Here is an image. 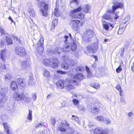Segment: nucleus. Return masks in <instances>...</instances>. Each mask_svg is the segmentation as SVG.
<instances>
[{
	"mask_svg": "<svg viewBox=\"0 0 134 134\" xmlns=\"http://www.w3.org/2000/svg\"><path fill=\"white\" fill-rule=\"evenodd\" d=\"M90 8L89 5H83L82 8L80 7L76 9L71 10L69 13V17L72 19H83L84 18V14L82 13H78V12H80L82 10L83 12L87 13H88V11Z\"/></svg>",
	"mask_w": 134,
	"mask_h": 134,
	"instance_id": "1",
	"label": "nucleus"
},
{
	"mask_svg": "<svg viewBox=\"0 0 134 134\" xmlns=\"http://www.w3.org/2000/svg\"><path fill=\"white\" fill-rule=\"evenodd\" d=\"M43 63L46 66H51L52 68H57L58 65V61L55 58H51L50 59L45 58L43 60Z\"/></svg>",
	"mask_w": 134,
	"mask_h": 134,
	"instance_id": "2",
	"label": "nucleus"
},
{
	"mask_svg": "<svg viewBox=\"0 0 134 134\" xmlns=\"http://www.w3.org/2000/svg\"><path fill=\"white\" fill-rule=\"evenodd\" d=\"M7 91V87H3L1 89L0 92V108L2 107L4 104V102L7 99L5 95L6 92Z\"/></svg>",
	"mask_w": 134,
	"mask_h": 134,
	"instance_id": "3",
	"label": "nucleus"
},
{
	"mask_svg": "<svg viewBox=\"0 0 134 134\" xmlns=\"http://www.w3.org/2000/svg\"><path fill=\"white\" fill-rule=\"evenodd\" d=\"M94 35V33L93 31L91 30H88L86 31L83 35V40L87 42H90Z\"/></svg>",
	"mask_w": 134,
	"mask_h": 134,
	"instance_id": "4",
	"label": "nucleus"
},
{
	"mask_svg": "<svg viewBox=\"0 0 134 134\" xmlns=\"http://www.w3.org/2000/svg\"><path fill=\"white\" fill-rule=\"evenodd\" d=\"M71 23L73 29L76 31L78 30L79 27L82 26L83 24L82 20L77 19L72 20Z\"/></svg>",
	"mask_w": 134,
	"mask_h": 134,
	"instance_id": "5",
	"label": "nucleus"
},
{
	"mask_svg": "<svg viewBox=\"0 0 134 134\" xmlns=\"http://www.w3.org/2000/svg\"><path fill=\"white\" fill-rule=\"evenodd\" d=\"M38 4L41 7L43 8L40 9L43 15L46 16L48 15L47 12L48 10V5L42 2H39Z\"/></svg>",
	"mask_w": 134,
	"mask_h": 134,
	"instance_id": "6",
	"label": "nucleus"
},
{
	"mask_svg": "<svg viewBox=\"0 0 134 134\" xmlns=\"http://www.w3.org/2000/svg\"><path fill=\"white\" fill-rule=\"evenodd\" d=\"M24 97V94L23 93L14 92L13 94V99L15 101H21L23 99Z\"/></svg>",
	"mask_w": 134,
	"mask_h": 134,
	"instance_id": "7",
	"label": "nucleus"
},
{
	"mask_svg": "<svg viewBox=\"0 0 134 134\" xmlns=\"http://www.w3.org/2000/svg\"><path fill=\"white\" fill-rule=\"evenodd\" d=\"M91 132H93L94 134H108V130L106 129L102 130L100 128L97 127L94 130H91Z\"/></svg>",
	"mask_w": 134,
	"mask_h": 134,
	"instance_id": "8",
	"label": "nucleus"
},
{
	"mask_svg": "<svg viewBox=\"0 0 134 134\" xmlns=\"http://www.w3.org/2000/svg\"><path fill=\"white\" fill-rule=\"evenodd\" d=\"M30 64L29 63L24 61L20 62L19 65V68L20 70L26 69L29 67Z\"/></svg>",
	"mask_w": 134,
	"mask_h": 134,
	"instance_id": "9",
	"label": "nucleus"
},
{
	"mask_svg": "<svg viewBox=\"0 0 134 134\" xmlns=\"http://www.w3.org/2000/svg\"><path fill=\"white\" fill-rule=\"evenodd\" d=\"M16 53L21 56H24L26 54L25 49L21 47H18L15 49Z\"/></svg>",
	"mask_w": 134,
	"mask_h": 134,
	"instance_id": "10",
	"label": "nucleus"
},
{
	"mask_svg": "<svg viewBox=\"0 0 134 134\" xmlns=\"http://www.w3.org/2000/svg\"><path fill=\"white\" fill-rule=\"evenodd\" d=\"M43 38L42 37H41L38 44V47H37L36 49L37 50L40 54H41L42 53V52L43 50V46H42L43 43Z\"/></svg>",
	"mask_w": 134,
	"mask_h": 134,
	"instance_id": "11",
	"label": "nucleus"
},
{
	"mask_svg": "<svg viewBox=\"0 0 134 134\" xmlns=\"http://www.w3.org/2000/svg\"><path fill=\"white\" fill-rule=\"evenodd\" d=\"M98 48L97 45L96 43H94L91 46H88L87 47V51L89 53H93L95 50Z\"/></svg>",
	"mask_w": 134,
	"mask_h": 134,
	"instance_id": "12",
	"label": "nucleus"
},
{
	"mask_svg": "<svg viewBox=\"0 0 134 134\" xmlns=\"http://www.w3.org/2000/svg\"><path fill=\"white\" fill-rule=\"evenodd\" d=\"M80 97H81V96L79 95H77L75 94H74L72 96L73 98L76 97L78 99L74 98L72 100V102L74 105L77 107L79 105L80 99H79V98Z\"/></svg>",
	"mask_w": 134,
	"mask_h": 134,
	"instance_id": "13",
	"label": "nucleus"
},
{
	"mask_svg": "<svg viewBox=\"0 0 134 134\" xmlns=\"http://www.w3.org/2000/svg\"><path fill=\"white\" fill-rule=\"evenodd\" d=\"M68 82L69 84L67 85L65 87L66 89L68 91H70L71 89H72L74 88L73 86L72 85L69 84L70 83H75V85H76L78 84L76 82V81L75 80H69Z\"/></svg>",
	"mask_w": 134,
	"mask_h": 134,
	"instance_id": "14",
	"label": "nucleus"
},
{
	"mask_svg": "<svg viewBox=\"0 0 134 134\" xmlns=\"http://www.w3.org/2000/svg\"><path fill=\"white\" fill-rule=\"evenodd\" d=\"M66 82L64 80H59L56 83L57 87L61 89H63L66 84Z\"/></svg>",
	"mask_w": 134,
	"mask_h": 134,
	"instance_id": "15",
	"label": "nucleus"
},
{
	"mask_svg": "<svg viewBox=\"0 0 134 134\" xmlns=\"http://www.w3.org/2000/svg\"><path fill=\"white\" fill-rule=\"evenodd\" d=\"M124 6V5L121 2H115L114 4V5L112 6V7H113L114 11H116L117 9L120 8H122Z\"/></svg>",
	"mask_w": 134,
	"mask_h": 134,
	"instance_id": "16",
	"label": "nucleus"
},
{
	"mask_svg": "<svg viewBox=\"0 0 134 134\" xmlns=\"http://www.w3.org/2000/svg\"><path fill=\"white\" fill-rule=\"evenodd\" d=\"M66 125L64 123H62L58 126V130L61 132H65L66 130Z\"/></svg>",
	"mask_w": 134,
	"mask_h": 134,
	"instance_id": "17",
	"label": "nucleus"
},
{
	"mask_svg": "<svg viewBox=\"0 0 134 134\" xmlns=\"http://www.w3.org/2000/svg\"><path fill=\"white\" fill-rule=\"evenodd\" d=\"M79 0H71L70 1V5L72 8L79 4Z\"/></svg>",
	"mask_w": 134,
	"mask_h": 134,
	"instance_id": "18",
	"label": "nucleus"
},
{
	"mask_svg": "<svg viewBox=\"0 0 134 134\" xmlns=\"http://www.w3.org/2000/svg\"><path fill=\"white\" fill-rule=\"evenodd\" d=\"M4 129L8 134H12V132L10 131L9 129H10V127L6 123H4L3 124Z\"/></svg>",
	"mask_w": 134,
	"mask_h": 134,
	"instance_id": "19",
	"label": "nucleus"
},
{
	"mask_svg": "<svg viewBox=\"0 0 134 134\" xmlns=\"http://www.w3.org/2000/svg\"><path fill=\"white\" fill-rule=\"evenodd\" d=\"M71 44L68 42L65 44L64 47L63 48V51L64 52H68L70 49Z\"/></svg>",
	"mask_w": 134,
	"mask_h": 134,
	"instance_id": "20",
	"label": "nucleus"
},
{
	"mask_svg": "<svg viewBox=\"0 0 134 134\" xmlns=\"http://www.w3.org/2000/svg\"><path fill=\"white\" fill-rule=\"evenodd\" d=\"M6 57V54L5 51V50L2 51L0 54V57L3 62H5V59Z\"/></svg>",
	"mask_w": 134,
	"mask_h": 134,
	"instance_id": "21",
	"label": "nucleus"
},
{
	"mask_svg": "<svg viewBox=\"0 0 134 134\" xmlns=\"http://www.w3.org/2000/svg\"><path fill=\"white\" fill-rule=\"evenodd\" d=\"M102 17L103 19L108 20L112 22L113 21V18L109 14H104L102 16Z\"/></svg>",
	"mask_w": 134,
	"mask_h": 134,
	"instance_id": "22",
	"label": "nucleus"
},
{
	"mask_svg": "<svg viewBox=\"0 0 134 134\" xmlns=\"http://www.w3.org/2000/svg\"><path fill=\"white\" fill-rule=\"evenodd\" d=\"M10 87L12 90L15 91L17 89L18 85L17 83L15 81H13L11 83Z\"/></svg>",
	"mask_w": 134,
	"mask_h": 134,
	"instance_id": "23",
	"label": "nucleus"
},
{
	"mask_svg": "<svg viewBox=\"0 0 134 134\" xmlns=\"http://www.w3.org/2000/svg\"><path fill=\"white\" fill-rule=\"evenodd\" d=\"M17 82L19 85H20L22 87H24L26 83L25 81L21 78H18L17 79Z\"/></svg>",
	"mask_w": 134,
	"mask_h": 134,
	"instance_id": "24",
	"label": "nucleus"
},
{
	"mask_svg": "<svg viewBox=\"0 0 134 134\" xmlns=\"http://www.w3.org/2000/svg\"><path fill=\"white\" fill-rule=\"evenodd\" d=\"M73 78L77 80H81L84 78V76L81 74H77L76 75H74Z\"/></svg>",
	"mask_w": 134,
	"mask_h": 134,
	"instance_id": "25",
	"label": "nucleus"
},
{
	"mask_svg": "<svg viewBox=\"0 0 134 134\" xmlns=\"http://www.w3.org/2000/svg\"><path fill=\"white\" fill-rule=\"evenodd\" d=\"M28 12L29 13L30 16L32 17H35V12L33 9L31 8H29L28 10Z\"/></svg>",
	"mask_w": 134,
	"mask_h": 134,
	"instance_id": "26",
	"label": "nucleus"
},
{
	"mask_svg": "<svg viewBox=\"0 0 134 134\" xmlns=\"http://www.w3.org/2000/svg\"><path fill=\"white\" fill-rule=\"evenodd\" d=\"M43 74V76L44 77H47L51 76V75L49 71L46 69L44 70Z\"/></svg>",
	"mask_w": 134,
	"mask_h": 134,
	"instance_id": "27",
	"label": "nucleus"
},
{
	"mask_svg": "<svg viewBox=\"0 0 134 134\" xmlns=\"http://www.w3.org/2000/svg\"><path fill=\"white\" fill-rule=\"evenodd\" d=\"M63 59L68 62L69 64H73L74 62L71 59H69L67 57H63Z\"/></svg>",
	"mask_w": 134,
	"mask_h": 134,
	"instance_id": "28",
	"label": "nucleus"
},
{
	"mask_svg": "<svg viewBox=\"0 0 134 134\" xmlns=\"http://www.w3.org/2000/svg\"><path fill=\"white\" fill-rule=\"evenodd\" d=\"M61 67L64 70H66L69 68V66L66 62H64L62 64Z\"/></svg>",
	"mask_w": 134,
	"mask_h": 134,
	"instance_id": "29",
	"label": "nucleus"
},
{
	"mask_svg": "<svg viewBox=\"0 0 134 134\" xmlns=\"http://www.w3.org/2000/svg\"><path fill=\"white\" fill-rule=\"evenodd\" d=\"M86 70L87 73V76L88 78H90L91 77L92 74L91 71L90 70V69L87 66H86Z\"/></svg>",
	"mask_w": 134,
	"mask_h": 134,
	"instance_id": "30",
	"label": "nucleus"
},
{
	"mask_svg": "<svg viewBox=\"0 0 134 134\" xmlns=\"http://www.w3.org/2000/svg\"><path fill=\"white\" fill-rule=\"evenodd\" d=\"M32 111L31 110H29V113L27 116V119L31 121L32 120Z\"/></svg>",
	"mask_w": 134,
	"mask_h": 134,
	"instance_id": "31",
	"label": "nucleus"
},
{
	"mask_svg": "<svg viewBox=\"0 0 134 134\" xmlns=\"http://www.w3.org/2000/svg\"><path fill=\"white\" fill-rule=\"evenodd\" d=\"M78 110L82 112H84L85 111V108L83 105H81L77 107Z\"/></svg>",
	"mask_w": 134,
	"mask_h": 134,
	"instance_id": "32",
	"label": "nucleus"
},
{
	"mask_svg": "<svg viewBox=\"0 0 134 134\" xmlns=\"http://www.w3.org/2000/svg\"><path fill=\"white\" fill-rule=\"evenodd\" d=\"M59 9L57 8H55L54 10V15L55 16L58 17L60 16V13L59 12Z\"/></svg>",
	"mask_w": 134,
	"mask_h": 134,
	"instance_id": "33",
	"label": "nucleus"
},
{
	"mask_svg": "<svg viewBox=\"0 0 134 134\" xmlns=\"http://www.w3.org/2000/svg\"><path fill=\"white\" fill-rule=\"evenodd\" d=\"M95 119L98 121H101L103 122H104L105 121L104 118L102 116H98L95 117Z\"/></svg>",
	"mask_w": 134,
	"mask_h": 134,
	"instance_id": "34",
	"label": "nucleus"
},
{
	"mask_svg": "<svg viewBox=\"0 0 134 134\" xmlns=\"http://www.w3.org/2000/svg\"><path fill=\"white\" fill-rule=\"evenodd\" d=\"M72 120H75L78 124H80V122L79 121L78 118L76 116L74 115L72 116Z\"/></svg>",
	"mask_w": 134,
	"mask_h": 134,
	"instance_id": "35",
	"label": "nucleus"
},
{
	"mask_svg": "<svg viewBox=\"0 0 134 134\" xmlns=\"http://www.w3.org/2000/svg\"><path fill=\"white\" fill-rule=\"evenodd\" d=\"M77 48L76 43L75 42H73L72 44L71 50L72 51H75Z\"/></svg>",
	"mask_w": 134,
	"mask_h": 134,
	"instance_id": "36",
	"label": "nucleus"
},
{
	"mask_svg": "<svg viewBox=\"0 0 134 134\" xmlns=\"http://www.w3.org/2000/svg\"><path fill=\"white\" fill-rule=\"evenodd\" d=\"M70 38L68 36H64V37L63 38V39L64 40V42L65 43H66L67 41H68L69 40H70V39H71V35L70 34H69Z\"/></svg>",
	"mask_w": 134,
	"mask_h": 134,
	"instance_id": "37",
	"label": "nucleus"
},
{
	"mask_svg": "<svg viewBox=\"0 0 134 134\" xmlns=\"http://www.w3.org/2000/svg\"><path fill=\"white\" fill-rule=\"evenodd\" d=\"M23 99L27 102H29L31 100V99L30 97L28 96H25L24 95V97Z\"/></svg>",
	"mask_w": 134,
	"mask_h": 134,
	"instance_id": "38",
	"label": "nucleus"
},
{
	"mask_svg": "<svg viewBox=\"0 0 134 134\" xmlns=\"http://www.w3.org/2000/svg\"><path fill=\"white\" fill-rule=\"evenodd\" d=\"M92 85L91 86L96 89L98 90L99 88L100 85L98 83H95L94 84Z\"/></svg>",
	"mask_w": 134,
	"mask_h": 134,
	"instance_id": "39",
	"label": "nucleus"
},
{
	"mask_svg": "<svg viewBox=\"0 0 134 134\" xmlns=\"http://www.w3.org/2000/svg\"><path fill=\"white\" fill-rule=\"evenodd\" d=\"M6 40L7 43L9 44H10L12 43V39L9 37H6Z\"/></svg>",
	"mask_w": 134,
	"mask_h": 134,
	"instance_id": "40",
	"label": "nucleus"
},
{
	"mask_svg": "<svg viewBox=\"0 0 134 134\" xmlns=\"http://www.w3.org/2000/svg\"><path fill=\"white\" fill-rule=\"evenodd\" d=\"M99 111V108L94 107L91 110V112L94 113H96L98 112Z\"/></svg>",
	"mask_w": 134,
	"mask_h": 134,
	"instance_id": "41",
	"label": "nucleus"
},
{
	"mask_svg": "<svg viewBox=\"0 0 134 134\" xmlns=\"http://www.w3.org/2000/svg\"><path fill=\"white\" fill-rule=\"evenodd\" d=\"M53 95L52 93H51L47 94L46 97V98L47 99H49L52 98L53 97Z\"/></svg>",
	"mask_w": 134,
	"mask_h": 134,
	"instance_id": "42",
	"label": "nucleus"
},
{
	"mask_svg": "<svg viewBox=\"0 0 134 134\" xmlns=\"http://www.w3.org/2000/svg\"><path fill=\"white\" fill-rule=\"evenodd\" d=\"M124 30V28H123L122 27H120L118 32V34H122Z\"/></svg>",
	"mask_w": 134,
	"mask_h": 134,
	"instance_id": "43",
	"label": "nucleus"
},
{
	"mask_svg": "<svg viewBox=\"0 0 134 134\" xmlns=\"http://www.w3.org/2000/svg\"><path fill=\"white\" fill-rule=\"evenodd\" d=\"M112 10L109 9H107L106 11V12L108 13H113V14L115 13V11H114L113 7H112Z\"/></svg>",
	"mask_w": 134,
	"mask_h": 134,
	"instance_id": "44",
	"label": "nucleus"
},
{
	"mask_svg": "<svg viewBox=\"0 0 134 134\" xmlns=\"http://www.w3.org/2000/svg\"><path fill=\"white\" fill-rule=\"evenodd\" d=\"M58 23V21L56 19H54L53 21L52 25V28H53L55 25H56Z\"/></svg>",
	"mask_w": 134,
	"mask_h": 134,
	"instance_id": "45",
	"label": "nucleus"
},
{
	"mask_svg": "<svg viewBox=\"0 0 134 134\" xmlns=\"http://www.w3.org/2000/svg\"><path fill=\"white\" fill-rule=\"evenodd\" d=\"M12 77V75L9 74H6L5 76V79L6 80H10Z\"/></svg>",
	"mask_w": 134,
	"mask_h": 134,
	"instance_id": "46",
	"label": "nucleus"
},
{
	"mask_svg": "<svg viewBox=\"0 0 134 134\" xmlns=\"http://www.w3.org/2000/svg\"><path fill=\"white\" fill-rule=\"evenodd\" d=\"M67 132L68 133H72L74 132V130L72 128H69V129H68L67 130Z\"/></svg>",
	"mask_w": 134,
	"mask_h": 134,
	"instance_id": "47",
	"label": "nucleus"
},
{
	"mask_svg": "<svg viewBox=\"0 0 134 134\" xmlns=\"http://www.w3.org/2000/svg\"><path fill=\"white\" fill-rule=\"evenodd\" d=\"M103 26L104 28L106 30H108L109 28V26L108 24H103Z\"/></svg>",
	"mask_w": 134,
	"mask_h": 134,
	"instance_id": "48",
	"label": "nucleus"
},
{
	"mask_svg": "<svg viewBox=\"0 0 134 134\" xmlns=\"http://www.w3.org/2000/svg\"><path fill=\"white\" fill-rule=\"evenodd\" d=\"M105 121L107 124H109L111 122V121L110 119L108 118H104Z\"/></svg>",
	"mask_w": 134,
	"mask_h": 134,
	"instance_id": "49",
	"label": "nucleus"
},
{
	"mask_svg": "<svg viewBox=\"0 0 134 134\" xmlns=\"http://www.w3.org/2000/svg\"><path fill=\"white\" fill-rule=\"evenodd\" d=\"M57 73L61 74H66L67 72L66 71H62L60 70H57Z\"/></svg>",
	"mask_w": 134,
	"mask_h": 134,
	"instance_id": "50",
	"label": "nucleus"
},
{
	"mask_svg": "<svg viewBox=\"0 0 134 134\" xmlns=\"http://www.w3.org/2000/svg\"><path fill=\"white\" fill-rule=\"evenodd\" d=\"M32 98L34 101L36 100L37 98V96L36 94L34 93H32Z\"/></svg>",
	"mask_w": 134,
	"mask_h": 134,
	"instance_id": "51",
	"label": "nucleus"
},
{
	"mask_svg": "<svg viewBox=\"0 0 134 134\" xmlns=\"http://www.w3.org/2000/svg\"><path fill=\"white\" fill-rule=\"evenodd\" d=\"M122 70V68L121 65H120L118 68L116 70V71L118 73H120Z\"/></svg>",
	"mask_w": 134,
	"mask_h": 134,
	"instance_id": "52",
	"label": "nucleus"
},
{
	"mask_svg": "<svg viewBox=\"0 0 134 134\" xmlns=\"http://www.w3.org/2000/svg\"><path fill=\"white\" fill-rule=\"evenodd\" d=\"M43 125V124L41 123H38L35 126V127L36 128H38L42 127Z\"/></svg>",
	"mask_w": 134,
	"mask_h": 134,
	"instance_id": "53",
	"label": "nucleus"
},
{
	"mask_svg": "<svg viewBox=\"0 0 134 134\" xmlns=\"http://www.w3.org/2000/svg\"><path fill=\"white\" fill-rule=\"evenodd\" d=\"M83 69V67L82 66L78 67L76 69V70L78 71H81Z\"/></svg>",
	"mask_w": 134,
	"mask_h": 134,
	"instance_id": "54",
	"label": "nucleus"
},
{
	"mask_svg": "<svg viewBox=\"0 0 134 134\" xmlns=\"http://www.w3.org/2000/svg\"><path fill=\"white\" fill-rule=\"evenodd\" d=\"M56 50H57V52L58 54H59L62 51V49L59 47L57 48Z\"/></svg>",
	"mask_w": 134,
	"mask_h": 134,
	"instance_id": "55",
	"label": "nucleus"
},
{
	"mask_svg": "<svg viewBox=\"0 0 134 134\" xmlns=\"http://www.w3.org/2000/svg\"><path fill=\"white\" fill-rule=\"evenodd\" d=\"M3 69L4 70H5L6 69V66L5 65H4L2 66V68H0V72H1L3 70Z\"/></svg>",
	"mask_w": 134,
	"mask_h": 134,
	"instance_id": "56",
	"label": "nucleus"
},
{
	"mask_svg": "<svg viewBox=\"0 0 134 134\" xmlns=\"http://www.w3.org/2000/svg\"><path fill=\"white\" fill-rule=\"evenodd\" d=\"M118 13L116 12L115 14V16L114 17L115 20L117 19L119 17V15L118 14Z\"/></svg>",
	"mask_w": 134,
	"mask_h": 134,
	"instance_id": "57",
	"label": "nucleus"
},
{
	"mask_svg": "<svg viewBox=\"0 0 134 134\" xmlns=\"http://www.w3.org/2000/svg\"><path fill=\"white\" fill-rule=\"evenodd\" d=\"M14 40L18 41L19 43H20V40L19 38H18L16 36H14Z\"/></svg>",
	"mask_w": 134,
	"mask_h": 134,
	"instance_id": "58",
	"label": "nucleus"
},
{
	"mask_svg": "<svg viewBox=\"0 0 134 134\" xmlns=\"http://www.w3.org/2000/svg\"><path fill=\"white\" fill-rule=\"evenodd\" d=\"M120 101L121 102H125V100L123 97H121L120 98Z\"/></svg>",
	"mask_w": 134,
	"mask_h": 134,
	"instance_id": "59",
	"label": "nucleus"
},
{
	"mask_svg": "<svg viewBox=\"0 0 134 134\" xmlns=\"http://www.w3.org/2000/svg\"><path fill=\"white\" fill-rule=\"evenodd\" d=\"M116 88L119 91H121L120 86L119 85H118L116 87Z\"/></svg>",
	"mask_w": 134,
	"mask_h": 134,
	"instance_id": "60",
	"label": "nucleus"
},
{
	"mask_svg": "<svg viewBox=\"0 0 134 134\" xmlns=\"http://www.w3.org/2000/svg\"><path fill=\"white\" fill-rule=\"evenodd\" d=\"M0 31L1 33V34H3L5 32V31L4 30V29L3 28H0Z\"/></svg>",
	"mask_w": 134,
	"mask_h": 134,
	"instance_id": "61",
	"label": "nucleus"
},
{
	"mask_svg": "<svg viewBox=\"0 0 134 134\" xmlns=\"http://www.w3.org/2000/svg\"><path fill=\"white\" fill-rule=\"evenodd\" d=\"M131 68L132 71L134 72V62L133 65L131 66Z\"/></svg>",
	"mask_w": 134,
	"mask_h": 134,
	"instance_id": "62",
	"label": "nucleus"
},
{
	"mask_svg": "<svg viewBox=\"0 0 134 134\" xmlns=\"http://www.w3.org/2000/svg\"><path fill=\"white\" fill-rule=\"evenodd\" d=\"M8 19H9L12 22L14 23H15L14 21L11 18V17L10 16L9 18Z\"/></svg>",
	"mask_w": 134,
	"mask_h": 134,
	"instance_id": "63",
	"label": "nucleus"
},
{
	"mask_svg": "<svg viewBox=\"0 0 134 134\" xmlns=\"http://www.w3.org/2000/svg\"><path fill=\"white\" fill-rule=\"evenodd\" d=\"M1 47H3V46H4V42H3L2 41L1 42Z\"/></svg>",
	"mask_w": 134,
	"mask_h": 134,
	"instance_id": "64",
	"label": "nucleus"
}]
</instances>
